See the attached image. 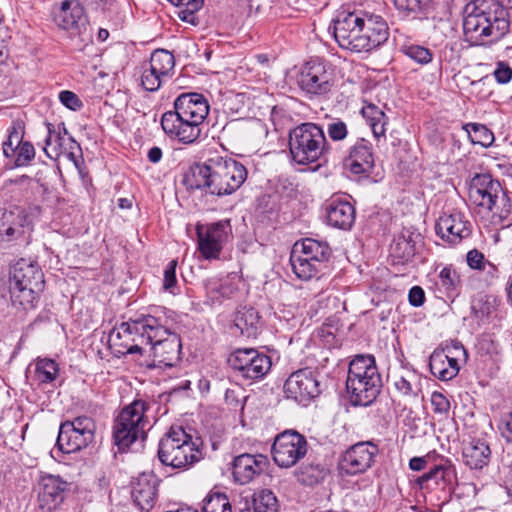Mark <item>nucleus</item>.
<instances>
[{"label": "nucleus", "instance_id": "nucleus-1", "mask_svg": "<svg viewBox=\"0 0 512 512\" xmlns=\"http://www.w3.org/2000/svg\"><path fill=\"white\" fill-rule=\"evenodd\" d=\"M246 167L229 157L214 155L203 163L189 167L184 183L190 189H206L212 195L224 196L237 191L247 179Z\"/></svg>", "mask_w": 512, "mask_h": 512}, {"label": "nucleus", "instance_id": "nucleus-2", "mask_svg": "<svg viewBox=\"0 0 512 512\" xmlns=\"http://www.w3.org/2000/svg\"><path fill=\"white\" fill-rule=\"evenodd\" d=\"M137 334L142 343L151 345L153 360L147 364L150 369L170 368L180 360V337L163 326L152 315H141L119 325L118 336Z\"/></svg>", "mask_w": 512, "mask_h": 512}, {"label": "nucleus", "instance_id": "nucleus-3", "mask_svg": "<svg viewBox=\"0 0 512 512\" xmlns=\"http://www.w3.org/2000/svg\"><path fill=\"white\" fill-rule=\"evenodd\" d=\"M334 37L338 45L346 50L369 52L388 39V26L379 15L365 13L362 16L342 13L334 21Z\"/></svg>", "mask_w": 512, "mask_h": 512}, {"label": "nucleus", "instance_id": "nucleus-4", "mask_svg": "<svg viewBox=\"0 0 512 512\" xmlns=\"http://www.w3.org/2000/svg\"><path fill=\"white\" fill-rule=\"evenodd\" d=\"M509 27L508 11L497 0H474L464 8L463 32L471 45L497 42Z\"/></svg>", "mask_w": 512, "mask_h": 512}, {"label": "nucleus", "instance_id": "nucleus-5", "mask_svg": "<svg viewBox=\"0 0 512 512\" xmlns=\"http://www.w3.org/2000/svg\"><path fill=\"white\" fill-rule=\"evenodd\" d=\"M208 113L209 104L202 94L183 93L176 98L174 110L162 115L161 126L171 138L190 144L200 136Z\"/></svg>", "mask_w": 512, "mask_h": 512}, {"label": "nucleus", "instance_id": "nucleus-6", "mask_svg": "<svg viewBox=\"0 0 512 512\" xmlns=\"http://www.w3.org/2000/svg\"><path fill=\"white\" fill-rule=\"evenodd\" d=\"M346 388L354 405L368 406L374 402L381 391L382 379L372 355L353 358L348 368Z\"/></svg>", "mask_w": 512, "mask_h": 512}, {"label": "nucleus", "instance_id": "nucleus-7", "mask_svg": "<svg viewBox=\"0 0 512 512\" xmlns=\"http://www.w3.org/2000/svg\"><path fill=\"white\" fill-rule=\"evenodd\" d=\"M44 286V274L37 261L21 258L11 266L9 289L15 305L25 310L33 308Z\"/></svg>", "mask_w": 512, "mask_h": 512}, {"label": "nucleus", "instance_id": "nucleus-8", "mask_svg": "<svg viewBox=\"0 0 512 512\" xmlns=\"http://www.w3.org/2000/svg\"><path fill=\"white\" fill-rule=\"evenodd\" d=\"M200 438H194L182 427H171L158 445V458L173 469H187L202 458Z\"/></svg>", "mask_w": 512, "mask_h": 512}, {"label": "nucleus", "instance_id": "nucleus-9", "mask_svg": "<svg viewBox=\"0 0 512 512\" xmlns=\"http://www.w3.org/2000/svg\"><path fill=\"white\" fill-rule=\"evenodd\" d=\"M291 159L299 165H309L323 159L329 144L323 128L312 122L302 123L289 132Z\"/></svg>", "mask_w": 512, "mask_h": 512}, {"label": "nucleus", "instance_id": "nucleus-10", "mask_svg": "<svg viewBox=\"0 0 512 512\" xmlns=\"http://www.w3.org/2000/svg\"><path fill=\"white\" fill-rule=\"evenodd\" d=\"M148 409L147 402L136 399L120 411L113 426L114 442L120 451L126 450L138 439L145 440L149 429Z\"/></svg>", "mask_w": 512, "mask_h": 512}, {"label": "nucleus", "instance_id": "nucleus-11", "mask_svg": "<svg viewBox=\"0 0 512 512\" xmlns=\"http://www.w3.org/2000/svg\"><path fill=\"white\" fill-rule=\"evenodd\" d=\"M469 200L500 220L506 219L510 213V200L506 192L500 182L489 174H478L471 180Z\"/></svg>", "mask_w": 512, "mask_h": 512}, {"label": "nucleus", "instance_id": "nucleus-12", "mask_svg": "<svg viewBox=\"0 0 512 512\" xmlns=\"http://www.w3.org/2000/svg\"><path fill=\"white\" fill-rule=\"evenodd\" d=\"M96 424L88 416H79L61 423L56 446L63 453H74L94 441Z\"/></svg>", "mask_w": 512, "mask_h": 512}, {"label": "nucleus", "instance_id": "nucleus-13", "mask_svg": "<svg viewBox=\"0 0 512 512\" xmlns=\"http://www.w3.org/2000/svg\"><path fill=\"white\" fill-rule=\"evenodd\" d=\"M228 364L238 377L256 381L264 378L271 369V358L253 348L237 349L230 354Z\"/></svg>", "mask_w": 512, "mask_h": 512}, {"label": "nucleus", "instance_id": "nucleus-14", "mask_svg": "<svg viewBox=\"0 0 512 512\" xmlns=\"http://www.w3.org/2000/svg\"><path fill=\"white\" fill-rule=\"evenodd\" d=\"M306 438L295 430H286L278 434L272 445L274 462L282 468H290L307 453Z\"/></svg>", "mask_w": 512, "mask_h": 512}, {"label": "nucleus", "instance_id": "nucleus-15", "mask_svg": "<svg viewBox=\"0 0 512 512\" xmlns=\"http://www.w3.org/2000/svg\"><path fill=\"white\" fill-rule=\"evenodd\" d=\"M287 398L307 406L321 393L318 374L310 368H302L290 374L284 383Z\"/></svg>", "mask_w": 512, "mask_h": 512}, {"label": "nucleus", "instance_id": "nucleus-16", "mask_svg": "<svg viewBox=\"0 0 512 512\" xmlns=\"http://www.w3.org/2000/svg\"><path fill=\"white\" fill-rule=\"evenodd\" d=\"M231 233L229 220L210 224H197L198 249L205 259H217Z\"/></svg>", "mask_w": 512, "mask_h": 512}, {"label": "nucleus", "instance_id": "nucleus-17", "mask_svg": "<svg viewBox=\"0 0 512 512\" xmlns=\"http://www.w3.org/2000/svg\"><path fill=\"white\" fill-rule=\"evenodd\" d=\"M378 451L377 445L370 441L358 442L352 445L340 459V472L346 475H357L366 472L374 463Z\"/></svg>", "mask_w": 512, "mask_h": 512}, {"label": "nucleus", "instance_id": "nucleus-18", "mask_svg": "<svg viewBox=\"0 0 512 512\" xmlns=\"http://www.w3.org/2000/svg\"><path fill=\"white\" fill-rule=\"evenodd\" d=\"M298 85L309 94H326L333 85L332 74L328 71L324 62L310 60L301 68L298 76Z\"/></svg>", "mask_w": 512, "mask_h": 512}, {"label": "nucleus", "instance_id": "nucleus-19", "mask_svg": "<svg viewBox=\"0 0 512 512\" xmlns=\"http://www.w3.org/2000/svg\"><path fill=\"white\" fill-rule=\"evenodd\" d=\"M437 235L444 241L452 245H457L462 240L470 237L472 233V224L464 213L453 210L444 212L437 220L435 225Z\"/></svg>", "mask_w": 512, "mask_h": 512}, {"label": "nucleus", "instance_id": "nucleus-20", "mask_svg": "<svg viewBox=\"0 0 512 512\" xmlns=\"http://www.w3.org/2000/svg\"><path fill=\"white\" fill-rule=\"evenodd\" d=\"M459 355H466L464 347L456 342L446 350H435L429 359L431 373L442 381H448L457 376L459 366Z\"/></svg>", "mask_w": 512, "mask_h": 512}, {"label": "nucleus", "instance_id": "nucleus-21", "mask_svg": "<svg viewBox=\"0 0 512 512\" xmlns=\"http://www.w3.org/2000/svg\"><path fill=\"white\" fill-rule=\"evenodd\" d=\"M70 484L59 476L44 475L38 482L39 508L43 512H54L63 503Z\"/></svg>", "mask_w": 512, "mask_h": 512}, {"label": "nucleus", "instance_id": "nucleus-22", "mask_svg": "<svg viewBox=\"0 0 512 512\" xmlns=\"http://www.w3.org/2000/svg\"><path fill=\"white\" fill-rule=\"evenodd\" d=\"M48 135L45 140L44 151L51 159H57L62 154H67L69 158L74 157V150L79 148L74 138L68 135L67 128L64 123L54 126L47 123Z\"/></svg>", "mask_w": 512, "mask_h": 512}, {"label": "nucleus", "instance_id": "nucleus-23", "mask_svg": "<svg viewBox=\"0 0 512 512\" xmlns=\"http://www.w3.org/2000/svg\"><path fill=\"white\" fill-rule=\"evenodd\" d=\"M268 465V458L262 454H241L233 461L234 480L241 485L247 484L256 476L264 473Z\"/></svg>", "mask_w": 512, "mask_h": 512}, {"label": "nucleus", "instance_id": "nucleus-24", "mask_svg": "<svg viewBox=\"0 0 512 512\" xmlns=\"http://www.w3.org/2000/svg\"><path fill=\"white\" fill-rule=\"evenodd\" d=\"M55 20L60 28L72 33L77 32L81 35L86 34L88 30L84 8L75 0L63 1Z\"/></svg>", "mask_w": 512, "mask_h": 512}, {"label": "nucleus", "instance_id": "nucleus-25", "mask_svg": "<svg viewBox=\"0 0 512 512\" xmlns=\"http://www.w3.org/2000/svg\"><path fill=\"white\" fill-rule=\"evenodd\" d=\"M27 225V214L19 206L10 209H0V240L12 241L24 233Z\"/></svg>", "mask_w": 512, "mask_h": 512}, {"label": "nucleus", "instance_id": "nucleus-26", "mask_svg": "<svg viewBox=\"0 0 512 512\" xmlns=\"http://www.w3.org/2000/svg\"><path fill=\"white\" fill-rule=\"evenodd\" d=\"M327 223L338 229L349 230L355 221V208L346 199L331 198L325 206Z\"/></svg>", "mask_w": 512, "mask_h": 512}, {"label": "nucleus", "instance_id": "nucleus-27", "mask_svg": "<svg viewBox=\"0 0 512 512\" xmlns=\"http://www.w3.org/2000/svg\"><path fill=\"white\" fill-rule=\"evenodd\" d=\"M344 165L353 174H369L374 167V156L372 145L369 141L361 138L351 146Z\"/></svg>", "mask_w": 512, "mask_h": 512}, {"label": "nucleus", "instance_id": "nucleus-28", "mask_svg": "<svg viewBox=\"0 0 512 512\" xmlns=\"http://www.w3.org/2000/svg\"><path fill=\"white\" fill-rule=\"evenodd\" d=\"M456 479L455 468L451 465H435L426 473L416 479V483L422 490L433 491L437 488L442 490L452 486Z\"/></svg>", "mask_w": 512, "mask_h": 512}, {"label": "nucleus", "instance_id": "nucleus-29", "mask_svg": "<svg viewBox=\"0 0 512 512\" xmlns=\"http://www.w3.org/2000/svg\"><path fill=\"white\" fill-rule=\"evenodd\" d=\"M157 478L149 473H142L132 489L134 503L142 511H149L155 503L157 495Z\"/></svg>", "mask_w": 512, "mask_h": 512}, {"label": "nucleus", "instance_id": "nucleus-30", "mask_svg": "<svg viewBox=\"0 0 512 512\" xmlns=\"http://www.w3.org/2000/svg\"><path fill=\"white\" fill-rule=\"evenodd\" d=\"M242 284L241 279L234 275L227 276L223 279L209 278L205 281V289L207 296L212 301L222 302L226 299H233L239 294V286Z\"/></svg>", "mask_w": 512, "mask_h": 512}, {"label": "nucleus", "instance_id": "nucleus-31", "mask_svg": "<svg viewBox=\"0 0 512 512\" xmlns=\"http://www.w3.org/2000/svg\"><path fill=\"white\" fill-rule=\"evenodd\" d=\"M462 454L467 466L481 470L490 462L491 450L485 441L474 439L464 446Z\"/></svg>", "mask_w": 512, "mask_h": 512}, {"label": "nucleus", "instance_id": "nucleus-32", "mask_svg": "<svg viewBox=\"0 0 512 512\" xmlns=\"http://www.w3.org/2000/svg\"><path fill=\"white\" fill-rule=\"evenodd\" d=\"M234 326L247 338H255L259 333L260 317L252 307H242L235 313Z\"/></svg>", "mask_w": 512, "mask_h": 512}, {"label": "nucleus", "instance_id": "nucleus-33", "mask_svg": "<svg viewBox=\"0 0 512 512\" xmlns=\"http://www.w3.org/2000/svg\"><path fill=\"white\" fill-rule=\"evenodd\" d=\"M297 247L299 253L321 266H324V263L329 259L331 254V249L326 242H320L311 238L296 242L293 248Z\"/></svg>", "mask_w": 512, "mask_h": 512}, {"label": "nucleus", "instance_id": "nucleus-34", "mask_svg": "<svg viewBox=\"0 0 512 512\" xmlns=\"http://www.w3.org/2000/svg\"><path fill=\"white\" fill-rule=\"evenodd\" d=\"M290 263L295 275L302 280L312 279L323 267L299 253L298 247L292 248Z\"/></svg>", "mask_w": 512, "mask_h": 512}, {"label": "nucleus", "instance_id": "nucleus-35", "mask_svg": "<svg viewBox=\"0 0 512 512\" xmlns=\"http://www.w3.org/2000/svg\"><path fill=\"white\" fill-rule=\"evenodd\" d=\"M361 113L369 123L375 138L385 137L388 118L378 106L370 103L362 107Z\"/></svg>", "mask_w": 512, "mask_h": 512}, {"label": "nucleus", "instance_id": "nucleus-36", "mask_svg": "<svg viewBox=\"0 0 512 512\" xmlns=\"http://www.w3.org/2000/svg\"><path fill=\"white\" fill-rule=\"evenodd\" d=\"M24 124L17 120L13 121L12 125L8 128L7 140L3 142V154L7 158H11L16 154L18 147L24 142Z\"/></svg>", "mask_w": 512, "mask_h": 512}, {"label": "nucleus", "instance_id": "nucleus-37", "mask_svg": "<svg viewBox=\"0 0 512 512\" xmlns=\"http://www.w3.org/2000/svg\"><path fill=\"white\" fill-rule=\"evenodd\" d=\"M327 475V469L320 464H306L298 468L296 476L299 482L312 486L320 483Z\"/></svg>", "mask_w": 512, "mask_h": 512}, {"label": "nucleus", "instance_id": "nucleus-38", "mask_svg": "<svg viewBox=\"0 0 512 512\" xmlns=\"http://www.w3.org/2000/svg\"><path fill=\"white\" fill-rule=\"evenodd\" d=\"M148 64L153 67L155 71H158V74H164L170 78L175 66V59L171 52L164 49H157L151 54Z\"/></svg>", "mask_w": 512, "mask_h": 512}, {"label": "nucleus", "instance_id": "nucleus-39", "mask_svg": "<svg viewBox=\"0 0 512 512\" xmlns=\"http://www.w3.org/2000/svg\"><path fill=\"white\" fill-rule=\"evenodd\" d=\"M465 129L473 144L487 148L490 147L495 140L493 132L483 124L468 123L466 124Z\"/></svg>", "mask_w": 512, "mask_h": 512}, {"label": "nucleus", "instance_id": "nucleus-40", "mask_svg": "<svg viewBox=\"0 0 512 512\" xmlns=\"http://www.w3.org/2000/svg\"><path fill=\"white\" fill-rule=\"evenodd\" d=\"M59 372L58 364L48 358L37 359L35 364V376L41 383L53 382Z\"/></svg>", "mask_w": 512, "mask_h": 512}, {"label": "nucleus", "instance_id": "nucleus-41", "mask_svg": "<svg viewBox=\"0 0 512 512\" xmlns=\"http://www.w3.org/2000/svg\"><path fill=\"white\" fill-rule=\"evenodd\" d=\"M168 79V76L164 74H158V71H155V69L149 64L143 67L141 74V84L143 88L149 92L157 91Z\"/></svg>", "mask_w": 512, "mask_h": 512}, {"label": "nucleus", "instance_id": "nucleus-42", "mask_svg": "<svg viewBox=\"0 0 512 512\" xmlns=\"http://www.w3.org/2000/svg\"><path fill=\"white\" fill-rule=\"evenodd\" d=\"M254 512H278V502L275 495L269 490H262L254 495Z\"/></svg>", "mask_w": 512, "mask_h": 512}, {"label": "nucleus", "instance_id": "nucleus-43", "mask_svg": "<svg viewBox=\"0 0 512 512\" xmlns=\"http://www.w3.org/2000/svg\"><path fill=\"white\" fill-rule=\"evenodd\" d=\"M401 50L407 57L420 65L429 64L434 57L433 52L429 48L421 45H404Z\"/></svg>", "mask_w": 512, "mask_h": 512}, {"label": "nucleus", "instance_id": "nucleus-44", "mask_svg": "<svg viewBox=\"0 0 512 512\" xmlns=\"http://www.w3.org/2000/svg\"><path fill=\"white\" fill-rule=\"evenodd\" d=\"M439 278L448 296L457 295L459 293L461 284L460 276L451 266L444 267L439 273Z\"/></svg>", "mask_w": 512, "mask_h": 512}, {"label": "nucleus", "instance_id": "nucleus-45", "mask_svg": "<svg viewBox=\"0 0 512 512\" xmlns=\"http://www.w3.org/2000/svg\"><path fill=\"white\" fill-rule=\"evenodd\" d=\"M202 512H232V508L225 494L216 493L204 499Z\"/></svg>", "mask_w": 512, "mask_h": 512}, {"label": "nucleus", "instance_id": "nucleus-46", "mask_svg": "<svg viewBox=\"0 0 512 512\" xmlns=\"http://www.w3.org/2000/svg\"><path fill=\"white\" fill-rule=\"evenodd\" d=\"M398 10L414 14H426L432 5V0H394Z\"/></svg>", "mask_w": 512, "mask_h": 512}, {"label": "nucleus", "instance_id": "nucleus-47", "mask_svg": "<svg viewBox=\"0 0 512 512\" xmlns=\"http://www.w3.org/2000/svg\"><path fill=\"white\" fill-rule=\"evenodd\" d=\"M203 0H200V3L198 5H194V3L191 1H183V3H172L175 6L183 7L178 12V17L191 25L196 26L199 23V19L196 16V12L200 10L203 6Z\"/></svg>", "mask_w": 512, "mask_h": 512}, {"label": "nucleus", "instance_id": "nucleus-48", "mask_svg": "<svg viewBox=\"0 0 512 512\" xmlns=\"http://www.w3.org/2000/svg\"><path fill=\"white\" fill-rule=\"evenodd\" d=\"M35 157V148L29 141H24L16 150V154L11 158H14V164L16 167L27 166Z\"/></svg>", "mask_w": 512, "mask_h": 512}, {"label": "nucleus", "instance_id": "nucleus-49", "mask_svg": "<svg viewBox=\"0 0 512 512\" xmlns=\"http://www.w3.org/2000/svg\"><path fill=\"white\" fill-rule=\"evenodd\" d=\"M329 139L335 142L343 141L348 136L347 124L341 119H332L326 125Z\"/></svg>", "mask_w": 512, "mask_h": 512}, {"label": "nucleus", "instance_id": "nucleus-50", "mask_svg": "<svg viewBox=\"0 0 512 512\" xmlns=\"http://www.w3.org/2000/svg\"><path fill=\"white\" fill-rule=\"evenodd\" d=\"M391 252L395 257L408 260L413 255V247L404 237L398 238L391 245Z\"/></svg>", "mask_w": 512, "mask_h": 512}, {"label": "nucleus", "instance_id": "nucleus-51", "mask_svg": "<svg viewBox=\"0 0 512 512\" xmlns=\"http://www.w3.org/2000/svg\"><path fill=\"white\" fill-rule=\"evenodd\" d=\"M176 266L177 260L170 261L164 270L163 288L166 291L174 294V288L177 284L176 279Z\"/></svg>", "mask_w": 512, "mask_h": 512}, {"label": "nucleus", "instance_id": "nucleus-52", "mask_svg": "<svg viewBox=\"0 0 512 512\" xmlns=\"http://www.w3.org/2000/svg\"><path fill=\"white\" fill-rule=\"evenodd\" d=\"M431 405L433 411L441 416H447L450 410L449 400L440 392H433L431 395Z\"/></svg>", "mask_w": 512, "mask_h": 512}, {"label": "nucleus", "instance_id": "nucleus-53", "mask_svg": "<svg viewBox=\"0 0 512 512\" xmlns=\"http://www.w3.org/2000/svg\"><path fill=\"white\" fill-rule=\"evenodd\" d=\"M118 329H119V327L116 328L112 332V336H114V334H115L116 337L119 339H121V338L128 339L127 343L124 345V347L126 348V351L124 353H126V354L142 353V345L144 343L141 342V339L138 337V335L133 333L131 335L118 336Z\"/></svg>", "mask_w": 512, "mask_h": 512}, {"label": "nucleus", "instance_id": "nucleus-54", "mask_svg": "<svg viewBox=\"0 0 512 512\" xmlns=\"http://www.w3.org/2000/svg\"><path fill=\"white\" fill-rule=\"evenodd\" d=\"M493 76L499 84H507L512 79V68L507 62L499 61L496 63Z\"/></svg>", "mask_w": 512, "mask_h": 512}, {"label": "nucleus", "instance_id": "nucleus-55", "mask_svg": "<svg viewBox=\"0 0 512 512\" xmlns=\"http://www.w3.org/2000/svg\"><path fill=\"white\" fill-rule=\"evenodd\" d=\"M467 265L474 270H482L487 263L485 256L477 249L470 250L466 255Z\"/></svg>", "mask_w": 512, "mask_h": 512}, {"label": "nucleus", "instance_id": "nucleus-56", "mask_svg": "<svg viewBox=\"0 0 512 512\" xmlns=\"http://www.w3.org/2000/svg\"><path fill=\"white\" fill-rule=\"evenodd\" d=\"M59 100L65 107L74 111L82 107V102L79 97L74 92L68 90L60 92Z\"/></svg>", "mask_w": 512, "mask_h": 512}, {"label": "nucleus", "instance_id": "nucleus-57", "mask_svg": "<svg viewBox=\"0 0 512 512\" xmlns=\"http://www.w3.org/2000/svg\"><path fill=\"white\" fill-rule=\"evenodd\" d=\"M498 428L502 437L507 442H512V412L506 413L501 417Z\"/></svg>", "mask_w": 512, "mask_h": 512}, {"label": "nucleus", "instance_id": "nucleus-58", "mask_svg": "<svg viewBox=\"0 0 512 512\" xmlns=\"http://www.w3.org/2000/svg\"><path fill=\"white\" fill-rule=\"evenodd\" d=\"M409 303L414 307H420L425 302V292L420 286H413L408 294Z\"/></svg>", "mask_w": 512, "mask_h": 512}, {"label": "nucleus", "instance_id": "nucleus-59", "mask_svg": "<svg viewBox=\"0 0 512 512\" xmlns=\"http://www.w3.org/2000/svg\"><path fill=\"white\" fill-rule=\"evenodd\" d=\"M394 386L397 389V391L402 394L403 396H413L415 397L417 395V392L413 389V386L411 383L405 379L404 377L398 378L394 382Z\"/></svg>", "mask_w": 512, "mask_h": 512}, {"label": "nucleus", "instance_id": "nucleus-60", "mask_svg": "<svg viewBox=\"0 0 512 512\" xmlns=\"http://www.w3.org/2000/svg\"><path fill=\"white\" fill-rule=\"evenodd\" d=\"M427 463L426 457H413L409 461V467L413 471H421L426 468Z\"/></svg>", "mask_w": 512, "mask_h": 512}, {"label": "nucleus", "instance_id": "nucleus-61", "mask_svg": "<svg viewBox=\"0 0 512 512\" xmlns=\"http://www.w3.org/2000/svg\"><path fill=\"white\" fill-rule=\"evenodd\" d=\"M482 271L486 272L487 274V281H492L497 277L498 269L497 267L492 264L491 262L487 261L485 264V267L482 269Z\"/></svg>", "mask_w": 512, "mask_h": 512}, {"label": "nucleus", "instance_id": "nucleus-62", "mask_svg": "<svg viewBox=\"0 0 512 512\" xmlns=\"http://www.w3.org/2000/svg\"><path fill=\"white\" fill-rule=\"evenodd\" d=\"M148 159L152 163H158L162 158V150L159 147H152L148 151Z\"/></svg>", "mask_w": 512, "mask_h": 512}, {"label": "nucleus", "instance_id": "nucleus-63", "mask_svg": "<svg viewBox=\"0 0 512 512\" xmlns=\"http://www.w3.org/2000/svg\"><path fill=\"white\" fill-rule=\"evenodd\" d=\"M489 83V78L486 76V77H483L477 81H473L472 82V86L475 88V89H478L479 92L482 91L483 87L486 86L487 84Z\"/></svg>", "mask_w": 512, "mask_h": 512}, {"label": "nucleus", "instance_id": "nucleus-64", "mask_svg": "<svg viewBox=\"0 0 512 512\" xmlns=\"http://www.w3.org/2000/svg\"><path fill=\"white\" fill-rule=\"evenodd\" d=\"M109 37V32L107 29H104V28H100L98 30V33H97V39L100 41V42H104L107 40V38Z\"/></svg>", "mask_w": 512, "mask_h": 512}]
</instances>
